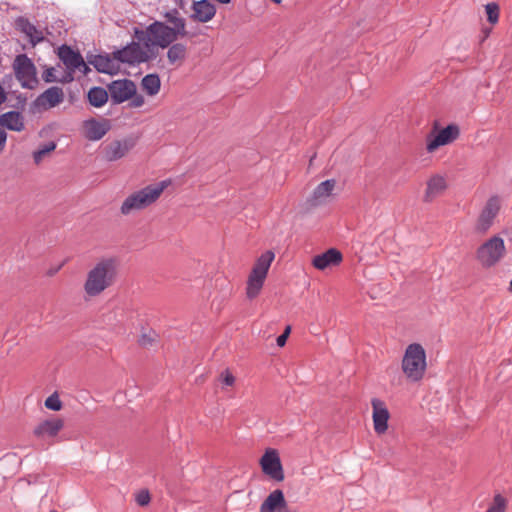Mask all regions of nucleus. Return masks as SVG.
I'll use <instances>...</instances> for the list:
<instances>
[{"label": "nucleus", "mask_w": 512, "mask_h": 512, "mask_svg": "<svg viewBox=\"0 0 512 512\" xmlns=\"http://www.w3.org/2000/svg\"><path fill=\"white\" fill-rule=\"evenodd\" d=\"M63 100V89L58 86L48 88L37 98V102L45 108H53L62 103Z\"/></svg>", "instance_id": "obj_22"}, {"label": "nucleus", "mask_w": 512, "mask_h": 512, "mask_svg": "<svg viewBox=\"0 0 512 512\" xmlns=\"http://www.w3.org/2000/svg\"><path fill=\"white\" fill-rule=\"evenodd\" d=\"M134 146L135 140L131 137L112 141L103 149L104 159L108 162L117 161L123 158Z\"/></svg>", "instance_id": "obj_14"}, {"label": "nucleus", "mask_w": 512, "mask_h": 512, "mask_svg": "<svg viewBox=\"0 0 512 512\" xmlns=\"http://www.w3.org/2000/svg\"><path fill=\"white\" fill-rule=\"evenodd\" d=\"M447 187L446 180L441 175L432 176L427 182L424 200L430 202L433 198L443 192Z\"/></svg>", "instance_id": "obj_26"}, {"label": "nucleus", "mask_w": 512, "mask_h": 512, "mask_svg": "<svg viewBox=\"0 0 512 512\" xmlns=\"http://www.w3.org/2000/svg\"><path fill=\"white\" fill-rule=\"evenodd\" d=\"M274 3L276 4H280L281 3V0H272Z\"/></svg>", "instance_id": "obj_41"}, {"label": "nucleus", "mask_w": 512, "mask_h": 512, "mask_svg": "<svg viewBox=\"0 0 512 512\" xmlns=\"http://www.w3.org/2000/svg\"><path fill=\"white\" fill-rule=\"evenodd\" d=\"M192 9V17L202 23L210 21L216 14L215 6L209 0L195 1Z\"/></svg>", "instance_id": "obj_21"}, {"label": "nucleus", "mask_w": 512, "mask_h": 512, "mask_svg": "<svg viewBox=\"0 0 512 512\" xmlns=\"http://www.w3.org/2000/svg\"><path fill=\"white\" fill-rule=\"evenodd\" d=\"M136 85L130 79H118L108 85L111 101L114 104L123 103L132 98L136 93Z\"/></svg>", "instance_id": "obj_12"}, {"label": "nucleus", "mask_w": 512, "mask_h": 512, "mask_svg": "<svg viewBox=\"0 0 512 512\" xmlns=\"http://www.w3.org/2000/svg\"><path fill=\"white\" fill-rule=\"evenodd\" d=\"M286 506V501L282 490H274L263 501L260 506V512H275L278 508Z\"/></svg>", "instance_id": "obj_25"}, {"label": "nucleus", "mask_w": 512, "mask_h": 512, "mask_svg": "<svg viewBox=\"0 0 512 512\" xmlns=\"http://www.w3.org/2000/svg\"><path fill=\"white\" fill-rule=\"evenodd\" d=\"M64 427V422L60 418L46 419L40 422L33 430L37 438L55 437Z\"/></svg>", "instance_id": "obj_20"}, {"label": "nucleus", "mask_w": 512, "mask_h": 512, "mask_svg": "<svg viewBox=\"0 0 512 512\" xmlns=\"http://www.w3.org/2000/svg\"><path fill=\"white\" fill-rule=\"evenodd\" d=\"M342 259V253L338 249L330 248L324 253L314 256L312 265L318 270H324L328 267L339 265Z\"/></svg>", "instance_id": "obj_19"}, {"label": "nucleus", "mask_w": 512, "mask_h": 512, "mask_svg": "<svg viewBox=\"0 0 512 512\" xmlns=\"http://www.w3.org/2000/svg\"><path fill=\"white\" fill-rule=\"evenodd\" d=\"M16 79L23 88L32 89L37 84L36 68L26 54L17 55L13 63Z\"/></svg>", "instance_id": "obj_10"}, {"label": "nucleus", "mask_w": 512, "mask_h": 512, "mask_svg": "<svg viewBox=\"0 0 512 512\" xmlns=\"http://www.w3.org/2000/svg\"><path fill=\"white\" fill-rule=\"evenodd\" d=\"M290 331H291V327L287 326L282 334L288 338Z\"/></svg>", "instance_id": "obj_40"}, {"label": "nucleus", "mask_w": 512, "mask_h": 512, "mask_svg": "<svg viewBox=\"0 0 512 512\" xmlns=\"http://www.w3.org/2000/svg\"><path fill=\"white\" fill-rule=\"evenodd\" d=\"M426 367L424 348L418 343L409 344L402 359L403 373L409 380L417 382L424 377Z\"/></svg>", "instance_id": "obj_4"}, {"label": "nucleus", "mask_w": 512, "mask_h": 512, "mask_svg": "<svg viewBox=\"0 0 512 512\" xmlns=\"http://www.w3.org/2000/svg\"><path fill=\"white\" fill-rule=\"evenodd\" d=\"M143 90L149 95H156L161 87V81L158 74H147L143 77L141 82Z\"/></svg>", "instance_id": "obj_29"}, {"label": "nucleus", "mask_w": 512, "mask_h": 512, "mask_svg": "<svg viewBox=\"0 0 512 512\" xmlns=\"http://www.w3.org/2000/svg\"><path fill=\"white\" fill-rule=\"evenodd\" d=\"M58 57L69 71L66 76L60 78V82H71L73 80L72 73L75 70H79L85 75L91 71L82 55L68 45L63 44L58 48Z\"/></svg>", "instance_id": "obj_8"}, {"label": "nucleus", "mask_w": 512, "mask_h": 512, "mask_svg": "<svg viewBox=\"0 0 512 512\" xmlns=\"http://www.w3.org/2000/svg\"><path fill=\"white\" fill-rule=\"evenodd\" d=\"M87 60L99 73L116 74L119 70V63L115 57L109 54H90Z\"/></svg>", "instance_id": "obj_16"}, {"label": "nucleus", "mask_w": 512, "mask_h": 512, "mask_svg": "<svg viewBox=\"0 0 512 512\" xmlns=\"http://www.w3.org/2000/svg\"><path fill=\"white\" fill-rule=\"evenodd\" d=\"M165 18L172 26H169L165 22L155 20L145 29L134 27V37L142 42L145 47H160L165 49L179 38L187 35L186 20L180 16L177 9L166 12Z\"/></svg>", "instance_id": "obj_1"}, {"label": "nucleus", "mask_w": 512, "mask_h": 512, "mask_svg": "<svg viewBox=\"0 0 512 512\" xmlns=\"http://www.w3.org/2000/svg\"><path fill=\"white\" fill-rule=\"evenodd\" d=\"M117 276V260L112 257L102 258L88 272L84 291L90 297L101 294L110 287Z\"/></svg>", "instance_id": "obj_2"}, {"label": "nucleus", "mask_w": 512, "mask_h": 512, "mask_svg": "<svg viewBox=\"0 0 512 512\" xmlns=\"http://www.w3.org/2000/svg\"><path fill=\"white\" fill-rule=\"evenodd\" d=\"M167 59L172 65L183 61L187 56V46L180 42H173L167 47Z\"/></svg>", "instance_id": "obj_28"}, {"label": "nucleus", "mask_w": 512, "mask_h": 512, "mask_svg": "<svg viewBox=\"0 0 512 512\" xmlns=\"http://www.w3.org/2000/svg\"><path fill=\"white\" fill-rule=\"evenodd\" d=\"M485 11L487 14V20L491 24H496L499 20V6L495 2H491L485 5Z\"/></svg>", "instance_id": "obj_31"}, {"label": "nucleus", "mask_w": 512, "mask_h": 512, "mask_svg": "<svg viewBox=\"0 0 512 512\" xmlns=\"http://www.w3.org/2000/svg\"><path fill=\"white\" fill-rule=\"evenodd\" d=\"M56 143L54 141H49L43 145H41L37 150H35L33 152V159H34V162L36 164H39L42 160H43V157L54 151L56 149Z\"/></svg>", "instance_id": "obj_30"}, {"label": "nucleus", "mask_w": 512, "mask_h": 512, "mask_svg": "<svg viewBox=\"0 0 512 512\" xmlns=\"http://www.w3.org/2000/svg\"><path fill=\"white\" fill-rule=\"evenodd\" d=\"M336 185L334 179H327L316 186L312 195L307 199L311 207H317L326 202Z\"/></svg>", "instance_id": "obj_18"}, {"label": "nucleus", "mask_w": 512, "mask_h": 512, "mask_svg": "<svg viewBox=\"0 0 512 512\" xmlns=\"http://www.w3.org/2000/svg\"><path fill=\"white\" fill-rule=\"evenodd\" d=\"M220 381L225 386H232L235 383V377L229 370H225L220 375Z\"/></svg>", "instance_id": "obj_34"}, {"label": "nucleus", "mask_w": 512, "mask_h": 512, "mask_svg": "<svg viewBox=\"0 0 512 512\" xmlns=\"http://www.w3.org/2000/svg\"><path fill=\"white\" fill-rule=\"evenodd\" d=\"M507 501L501 494H496L492 505L486 512H505Z\"/></svg>", "instance_id": "obj_32"}, {"label": "nucleus", "mask_w": 512, "mask_h": 512, "mask_svg": "<svg viewBox=\"0 0 512 512\" xmlns=\"http://www.w3.org/2000/svg\"><path fill=\"white\" fill-rule=\"evenodd\" d=\"M55 71L56 70L53 67L47 68L43 73L44 81L47 83L60 81V79L55 75Z\"/></svg>", "instance_id": "obj_35"}, {"label": "nucleus", "mask_w": 512, "mask_h": 512, "mask_svg": "<svg viewBox=\"0 0 512 512\" xmlns=\"http://www.w3.org/2000/svg\"><path fill=\"white\" fill-rule=\"evenodd\" d=\"M0 126L11 131L20 132L25 128L24 117L18 111H8L0 115Z\"/></svg>", "instance_id": "obj_23"}, {"label": "nucleus", "mask_w": 512, "mask_h": 512, "mask_svg": "<svg viewBox=\"0 0 512 512\" xmlns=\"http://www.w3.org/2000/svg\"><path fill=\"white\" fill-rule=\"evenodd\" d=\"M505 255V242L499 235H493L485 240L475 252L476 260L485 269H489L497 265Z\"/></svg>", "instance_id": "obj_5"}, {"label": "nucleus", "mask_w": 512, "mask_h": 512, "mask_svg": "<svg viewBox=\"0 0 512 512\" xmlns=\"http://www.w3.org/2000/svg\"><path fill=\"white\" fill-rule=\"evenodd\" d=\"M109 96V91L100 86L90 88L87 93L89 104L95 108L103 107L107 103Z\"/></svg>", "instance_id": "obj_27"}, {"label": "nucleus", "mask_w": 512, "mask_h": 512, "mask_svg": "<svg viewBox=\"0 0 512 512\" xmlns=\"http://www.w3.org/2000/svg\"><path fill=\"white\" fill-rule=\"evenodd\" d=\"M287 337L283 334L279 335L276 339V343L279 347H283L286 344Z\"/></svg>", "instance_id": "obj_38"}, {"label": "nucleus", "mask_w": 512, "mask_h": 512, "mask_svg": "<svg viewBox=\"0 0 512 512\" xmlns=\"http://www.w3.org/2000/svg\"><path fill=\"white\" fill-rule=\"evenodd\" d=\"M45 407L52 411H59L62 408V402L56 392L45 400Z\"/></svg>", "instance_id": "obj_33"}, {"label": "nucleus", "mask_w": 512, "mask_h": 512, "mask_svg": "<svg viewBox=\"0 0 512 512\" xmlns=\"http://www.w3.org/2000/svg\"><path fill=\"white\" fill-rule=\"evenodd\" d=\"M136 502L140 506H145L150 502V495L147 490H142L136 495Z\"/></svg>", "instance_id": "obj_36"}, {"label": "nucleus", "mask_w": 512, "mask_h": 512, "mask_svg": "<svg viewBox=\"0 0 512 512\" xmlns=\"http://www.w3.org/2000/svg\"><path fill=\"white\" fill-rule=\"evenodd\" d=\"M131 99V105L133 107H141L144 104V97L142 95L135 94Z\"/></svg>", "instance_id": "obj_37"}, {"label": "nucleus", "mask_w": 512, "mask_h": 512, "mask_svg": "<svg viewBox=\"0 0 512 512\" xmlns=\"http://www.w3.org/2000/svg\"><path fill=\"white\" fill-rule=\"evenodd\" d=\"M140 343L141 345L146 346L151 343V340L148 339L146 335H143L142 338L140 339Z\"/></svg>", "instance_id": "obj_39"}, {"label": "nucleus", "mask_w": 512, "mask_h": 512, "mask_svg": "<svg viewBox=\"0 0 512 512\" xmlns=\"http://www.w3.org/2000/svg\"><path fill=\"white\" fill-rule=\"evenodd\" d=\"M460 129L456 124H449L436 135L429 134L426 138V150L434 152L441 146L452 143L459 137Z\"/></svg>", "instance_id": "obj_11"}, {"label": "nucleus", "mask_w": 512, "mask_h": 512, "mask_svg": "<svg viewBox=\"0 0 512 512\" xmlns=\"http://www.w3.org/2000/svg\"><path fill=\"white\" fill-rule=\"evenodd\" d=\"M262 471L276 481L284 480V473L280 457L276 450L269 449L261 457Z\"/></svg>", "instance_id": "obj_13"}, {"label": "nucleus", "mask_w": 512, "mask_h": 512, "mask_svg": "<svg viewBox=\"0 0 512 512\" xmlns=\"http://www.w3.org/2000/svg\"><path fill=\"white\" fill-rule=\"evenodd\" d=\"M50 512H57L56 510H51Z\"/></svg>", "instance_id": "obj_43"}, {"label": "nucleus", "mask_w": 512, "mask_h": 512, "mask_svg": "<svg viewBox=\"0 0 512 512\" xmlns=\"http://www.w3.org/2000/svg\"><path fill=\"white\" fill-rule=\"evenodd\" d=\"M18 29L24 33L31 42L32 45H36L44 40V36L41 30H39L34 24L24 17H19L16 21Z\"/></svg>", "instance_id": "obj_24"}, {"label": "nucleus", "mask_w": 512, "mask_h": 512, "mask_svg": "<svg viewBox=\"0 0 512 512\" xmlns=\"http://www.w3.org/2000/svg\"><path fill=\"white\" fill-rule=\"evenodd\" d=\"M373 409L372 418L374 424V430L377 434H383L388 429V420L390 413L384 401L379 398H373L371 400Z\"/></svg>", "instance_id": "obj_15"}, {"label": "nucleus", "mask_w": 512, "mask_h": 512, "mask_svg": "<svg viewBox=\"0 0 512 512\" xmlns=\"http://www.w3.org/2000/svg\"><path fill=\"white\" fill-rule=\"evenodd\" d=\"M274 258L275 255L272 251H266L257 259L247 282L248 298L253 299L259 294Z\"/></svg>", "instance_id": "obj_6"}, {"label": "nucleus", "mask_w": 512, "mask_h": 512, "mask_svg": "<svg viewBox=\"0 0 512 512\" xmlns=\"http://www.w3.org/2000/svg\"><path fill=\"white\" fill-rule=\"evenodd\" d=\"M110 128V122L107 119L99 121L95 118H90L83 122L84 136L90 141L102 139Z\"/></svg>", "instance_id": "obj_17"}, {"label": "nucleus", "mask_w": 512, "mask_h": 512, "mask_svg": "<svg viewBox=\"0 0 512 512\" xmlns=\"http://www.w3.org/2000/svg\"><path fill=\"white\" fill-rule=\"evenodd\" d=\"M140 44L143 43L138 39L137 42L132 41L121 49L113 51V55L118 63H125L129 65L147 63L156 57L153 53V49L155 47L144 46V48H142Z\"/></svg>", "instance_id": "obj_7"}, {"label": "nucleus", "mask_w": 512, "mask_h": 512, "mask_svg": "<svg viewBox=\"0 0 512 512\" xmlns=\"http://www.w3.org/2000/svg\"><path fill=\"white\" fill-rule=\"evenodd\" d=\"M167 181L147 185L144 188L130 194L123 201L120 211L123 215H129L133 211L142 210L153 204L167 187Z\"/></svg>", "instance_id": "obj_3"}, {"label": "nucleus", "mask_w": 512, "mask_h": 512, "mask_svg": "<svg viewBox=\"0 0 512 512\" xmlns=\"http://www.w3.org/2000/svg\"><path fill=\"white\" fill-rule=\"evenodd\" d=\"M510 291L512 292V279H511V282H510Z\"/></svg>", "instance_id": "obj_42"}, {"label": "nucleus", "mask_w": 512, "mask_h": 512, "mask_svg": "<svg viewBox=\"0 0 512 512\" xmlns=\"http://www.w3.org/2000/svg\"><path fill=\"white\" fill-rule=\"evenodd\" d=\"M501 201L498 196H491L481 209L475 225L474 231L478 234H485L493 226L494 221L499 214Z\"/></svg>", "instance_id": "obj_9"}]
</instances>
